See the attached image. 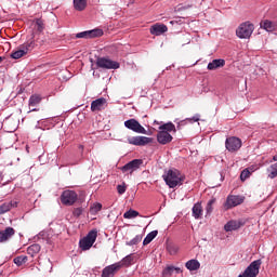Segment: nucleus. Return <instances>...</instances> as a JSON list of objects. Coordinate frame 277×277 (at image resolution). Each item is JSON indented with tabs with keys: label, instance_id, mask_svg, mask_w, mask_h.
<instances>
[{
	"label": "nucleus",
	"instance_id": "f257e3e1",
	"mask_svg": "<svg viewBox=\"0 0 277 277\" xmlns=\"http://www.w3.org/2000/svg\"><path fill=\"white\" fill-rule=\"evenodd\" d=\"M162 179L170 189L181 187V185H183V181H185V176H183L181 171L177 169H169L168 171H164Z\"/></svg>",
	"mask_w": 277,
	"mask_h": 277
},
{
	"label": "nucleus",
	"instance_id": "f03ea898",
	"mask_svg": "<svg viewBox=\"0 0 277 277\" xmlns=\"http://www.w3.org/2000/svg\"><path fill=\"white\" fill-rule=\"evenodd\" d=\"M174 131L176 133V126L172 122L164 123L159 127V132L157 134V142L159 144L166 145L172 142L173 137L170 132Z\"/></svg>",
	"mask_w": 277,
	"mask_h": 277
},
{
	"label": "nucleus",
	"instance_id": "7ed1b4c3",
	"mask_svg": "<svg viewBox=\"0 0 277 277\" xmlns=\"http://www.w3.org/2000/svg\"><path fill=\"white\" fill-rule=\"evenodd\" d=\"M254 31V25L250 22H245L238 26L236 29V36L240 39H248L252 36Z\"/></svg>",
	"mask_w": 277,
	"mask_h": 277
},
{
	"label": "nucleus",
	"instance_id": "20e7f679",
	"mask_svg": "<svg viewBox=\"0 0 277 277\" xmlns=\"http://www.w3.org/2000/svg\"><path fill=\"white\" fill-rule=\"evenodd\" d=\"M97 68H103L104 70H118L120 68V63L111 61L107 57H97L96 60Z\"/></svg>",
	"mask_w": 277,
	"mask_h": 277
},
{
	"label": "nucleus",
	"instance_id": "39448f33",
	"mask_svg": "<svg viewBox=\"0 0 277 277\" xmlns=\"http://www.w3.org/2000/svg\"><path fill=\"white\" fill-rule=\"evenodd\" d=\"M96 237H98V232L96 229H92L89 234L80 240L81 250H90L94 242L96 241Z\"/></svg>",
	"mask_w": 277,
	"mask_h": 277
},
{
	"label": "nucleus",
	"instance_id": "423d86ee",
	"mask_svg": "<svg viewBox=\"0 0 277 277\" xmlns=\"http://www.w3.org/2000/svg\"><path fill=\"white\" fill-rule=\"evenodd\" d=\"M79 196L75 190H64L61 195V202L66 207H72L77 202Z\"/></svg>",
	"mask_w": 277,
	"mask_h": 277
},
{
	"label": "nucleus",
	"instance_id": "0eeeda50",
	"mask_svg": "<svg viewBox=\"0 0 277 277\" xmlns=\"http://www.w3.org/2000/svg\"><path fill=\"white\" fill-rule=\"evenodd\" d=\"M124 127L134 133H142L143 135H146V129L142 123H140V121H137V119H129L124 121Z\"/></svg>",
	"mask_w": 277,
	"mask_h": 277
},
{
	"label": "nucleus",
	"instance_id": "6e6552de",
	"mask_svg": "<svg viewBox=\"0 0 277 277\" xmlns=\"http://www.w3.org/2000/svg\"><path fill=\"white\" fill-rule=\"evenodd\" d=\"M225 148L228 153H237L241 148V138L236 136H229L225 141Z\"/></svg>",
	"mask_w": 277,
	"mask_h": 277
},
{
	"label": "nucleus",
	"instance_id": "1a4fd4ad",
	"mask_svg": "<svg viewBox=\"0 0 277 277\" xmlns=\"http://www.w3.org/2000/svg\"><path fill=\"white\" fill-rule=\"evenodd\" d=\"M142 163H144V160L142 159L131 160L130 162L121 167V172H129V174H133L135 170H140V166H142Z\"/></svg>",
	"mask_w": 277,
	"mask_h": 277
},
{
	"label": "nucleus",
	"instance_id": "9d476101",
	"mask_svg": "<svg viewBox=\"0 0 277 277\" xmlns=\"http://www.w3.org/2000/svg\"><path fill=\"white\" fill-rule=\"evenodd\" d=\"M120 269H122L121 263L108 265L102 271V277H114L118 272H120Z\"/></svg>",
	"mask_w": 277,
	"mask_h": 277
},
{
	"label": "nucleus",
	"instance_id": "9b49d317",
	"mask_svg": "<svg viewBox=\"0 0 277 277\" xmlns=\"http://www.w3.org/2000/svg\"><path fill=\"white\" fill-rule=\"evenodd\" d=\"M153 138L148 136H132L128 138V144L132 146H146V144H150Z\"/></svg>",
	"mask_w": 277,
	"mask_h": 277
},
{
	"label": "nucleus",
	"instance_id": "f8f14e48",
	"mask_svg": "<svg viewBox=\"0 0 277 277\" xmlns=\"http://www.w3.org/2000/svg\"><path fill=\"white\" fill-rule=\"evenodd\" d=\"M243 200H246V198L241 196L230 195L227 197L224 207L225 209H233V207H238V205H242Z\"/></svg>",
	"mask_w": 277,
	"mask_h": 277
},
{
	"label": "nucleus",
	"instance_id": "ddd939ff",
	"mask_svg": "<svg viewBox=\"0 0 277 277\" xmlns=\"http://www.w3.org/2000/svg\"><path fill=\"white\" fill-rule=\"evenodd\" d=\"M101 36H103V29H93L79 32L76 38H101Z\"/></svg>",
	"mask_w": 277,
	"mask_h": 277
},
{
	"label": "nucleus",
	"instance_id": "4468645a",
	"mask_svg": "<svg viewBox=\"0 0 277 277\" xmlns=\"http://www.w3.org/2000/svg\"><path fill=\"white\" fill-rule=\"evenodd\" d=\"M16 234V230L13 227H6L4 230L0 232V243H5L10 241L12 237Z\"/></svg>",
	"mask_w": 277,
	"mask_h": 277
},
{
	"label": "nucleus",
	"instance_id": "2eb2a0df",
	"mask_svg": "<svg viewBox=\"0 0 277 277\" xmlns=\"http://www.w3.org/2000/svg\"><path fill=\"white\" fill-rule=\"evenodd\" d=\"M107 105V100L105 97H100L91 103V111H101L105 109Z\"/></svg>",
	"mask_w": 277,
	"mask_h": 277
},
{
	"label": "nucleus",
	"instance_id": "dca6fc26",
	"mask_svg": "<svg viewBox=\"0 0 277 277\" xmlns=\"http://www.w3.org/2000/svg\"><path fill=\"white\" fill-rule=\"evenodd\" d=\"M241 226H243V222L232 220L224 225V230L226 233H233V230H239Z\"/></svg>",
	"mask_w": 277,
	"mask_h": 277
},
{
	"label": "nucleus",
	"instance_id": "f3484780",
	"mask_svg": "<svg viewBox=\"0 0 277 277\" xmlns=\"http://www.w3.org/2000/svg\"><path fill=\"white\" fill-rule=\"evenodd\" d=\"M151 36H161L168 31V26L164 24H155L149 28Z\"/></svg>",
	"mask_w": 277,
	"mask_h": 277
},
{
	"label": "nucleus",
	"instance_id": "a211bd4d",
	"mask_svg": "<svg viewBox=\"0 0 277 277\" xmlns=\"http://www.w3.org/2000/svg\"><path fill=\"white\" fill-rule=\"evenodd\" d=\"M226 61L224 58H215L208 64V70H217V68H224Z\"/></svg>",
	"mask_w": 277,
	"mask_h": 277
},
{
	"label": "nucleus",
	"instance_id": "6ab92c4d",
	"mask_svg": "<svg viewBox=\"0 0 277 277\" xmlns=\"http://www.w3.org/2000/svg\"><path fill=\"white\" fill-rule=\"evenodd\" d=\"M14 207H17L16 201H6V202L0 205V215L8 213V211L14 209Z\"/></svg>",
	"mask_w": 277,
	"mask_h": 277
},
{
	"label": "nucleus",
	"instance_id": "aec40b11",
	"mask_svg": "<svg viewBox=\"0 0 277 277\" xmlns=\"http://www.w3.org/2000/svg\"><path fill=\"white\" fill-rule=\"evenodd\" d=\"M185 267L189 269V272H197L200 269V262L198 260H189L186 262Z\"/></svg>",
	"mask_w": 277,
	"mask_h": 277
},
{
	"label": "nucleus",
	"instance_id": "412c9836",
	"mask_svg": "<svg viewBox=\"0 0 277 277\" xmlns=\"http://www.w3.org/2000/svg\"><path fill=\"white\" fill-rule=\"evenodd\" d=\"M74 8L77 12H83L88 8V0H74Z\"/></svg>",
	"mask_w": 277,
	"mask_h": 277
},
{
	"label": "nucleus",
	"instance_id": "4be33fe9",
	"mask_svg": "<svg viewBox=\"0 0 277 277\" xmlns=\"http://www.w3.org/2000/svg\"><path fill=\"white\" fill-rule=\"evenodd\" d=\"M193 216L195 220H200L202 217V205L195 203L193 207Z\"/></svg>",
	"mask_w": 277,
	"mask_h": 277
},
{
	"label": "nucleus",
	"instance_id": "5701e85b",
	"mask_svg": "<svg viewBox=\"0 0 277 277\" xmlns=\"http://www.w3.org/2000/svg\"><path fill=\"white\" fill-rule=\"evenodd\" d=\"M261 27H262V29H265L266 31H275L276 24L269 19H266L264 22H261Z\"/></svg>",
	"mask_w": 277,
	"mask_h": 277
},
{
	"label": "nucleus",
	"instance_id": "b1692460",
	"mask_svg": "<svg viewBox=\"0 0 277 277\" xmlns=\"http://www.w3.org/2000/svg\"><path fill=\"white\" fill-rule=\"evenodd\" d=\"M42 103V96L34 94L29 97L28 105L29 107H38V104Z\"/></svg>",
	"mask_w": 277,
	"mask_h": 277
},
{
	"label": "nucleus",
	"instance_id": "393cba45",
	"mask_svg": "<svg viewBox=\"0 0 277 277\" xmlns=\"http://www.w3.org/2000/svg\"><path fill=\"white\" fill-rule=\"evenodd\" d=\"M34 47H36V42L34 40L19 45V48L22 49L23 52H25L26 55L27 53H29V51H34Z\"/></svg>",
	"mask_w": 277,
	"mask_h": 277
},
{
	"label": "nucleus",
	"instance_id": "a878e982",
	"mask_svg": "<svg viewBox=\"0 0 277 277\" xmlns=\"http://www.w3.org/2000/svg\"><path fill=\"white\" fill-rule=\"evenodd\" d=\"M157 235H159V232H157V230H153L149 234H147V236L143 240V246H148V243H150V241H153V239H155V237H157Z\"/></svg>",
	"mask_w": 277,
	"mask_h": 277
},
{
	"label": "nucleus",
	"instance_id": "bb28decb",
	"mask_svg": "<svg viewBox=\"0 0 277 277\" xmlns=\"http://www.w3.org/2000/svg\"><path fill=\"white\" fill-rule=\"evenodd\" d=\"M38 252H40V245L38 243L31 245L27 248V254H29L30 256L38 254Z\"/></svg>",
	"mask_w": 277,
	"mask_h": 277
},
{
	"label": "nucleus",
	"instance_id": "cd10ccee",
	"mask_svg": "<svg viewBox=\"0 0 277 277\" xmlns=\"http://www.w3.org/2000/svg\"><path fill=\"white\" fill-rule=\"evenodd\" d=\"M27 261H29L27 255H19L13 260V263H15V265H17V267H21V265H25V263H27Z\"/></svg>",
	"mask_w": 277,
	"mask_h": 277
},
{
	"label": "nucleus",
	"instance_id": "c85d7f7f",
	"mask_svg": "<svg viewBox=\"0 0 277 277\" xmlns=\"http://www.w3.org/2000/svg\"><path fill=\"white\" fill-rule=\"evenodd\" d=\"M121 264V267H129L133 263V255H127L123 258L120 262H117Z\"/></svg>",
	"mask_w": 277,
	"mask_h": 277
},
{
	"label": "nucleus",
	"instance_id": "c756f323",
	"mask_svg": "<svg viewBox=\"0 0 277 277\" xmlns=\"http://www.w3.org/2000/svg\"><path fill=\"white\" fill-rule=\"evenodd\" d=\"M268 179H276L277 176V162L269 166L267 169Z\"/></svg>",
	"mask_w": 277,
	"mask_h": 277
},
{
	"label": "nucleus",
	"instance_id": "7c9ffc66",
	"mask_svg": "<svg viewBox=\"0 0 277 277\" xmlns=\"http://www.w3.org/2000/svg\"><path fill=\"white\" fill-rule=\"evenodd\" d=\"M140 215V212L130 209L129 211L124 212L123 217L124 220H133V217H137Z\"/></svg>",
	"mask_w": 277,
	"mask_h": 277
},
{
	"label": "nucleus",
	"instance_id": "2f4dec72",
	"mask_svg": "<svg viewBox=\"0 0 277 277\" xmlns=\"http://www.w3.org/2000/svg\"><path fill=\"white\" fill-rule=\"evenodd\" d=\"M24 55H27L23 49L19 47V49L11 54L12 60H21V57H24Z\"/></svg>",
	"mask_w": 277,
	"mask_h": 277
},
{
	"label": "nucleus",
	"instance_id": "473e14b6",
	"mask_svg": "<svg viewBox=\"0 0 277 277\" xmlns=\"http://www.w3.org/2000/svg\"><path fill=\"white\" fill-rule=\"evenodd\" d=\"M35 29H37L39 34H42V31H44V22L40 18L36 19Z\"/></svg>",
	"mask_w": 277,
	"mask_h": 277
},
{
	"label": "nucleus",
	"instance_id": "72a5a7b5",
	"mask_svg": "<svg viewBox=\"0 0 277 277\" xmlns=\"http://www.w3.org/2000/svg\"><path fill=\"white\" fill-rule=\"evenodd\" d=\"M167 250L169 252V254H176L179 252V246L174 245V243H168L167 245Z\"/></svg>",
	"mask_w": 277,
	"mask_h": 277
},
{
	"label": "nucleus",
	"instance_id": "f704fd0d",
	"mask_svg": "<svg viewBox=\"0 0 277 277\" xmlns=\"http://www.w3.org/2000/svg\"><path fill=\"white\" fill-rule=\"evenodd\" d=\"M215 205V199H210L207 203L206 211L208 215H211L213 213V206Z\"/></svg>",
	"mask_w": 277,
	"mask_h": 277
},
{
	"label": "nucleus",
	"instance_id": "c9c22d12",
	"mask_svg": "<svg viewBox=\"0 0 277 277\" xmlns=\"http://www.w3.org/2000/svg\"><path fill=\"white\" fill-rule=\"evenodd\" d=\"M142 241V235H136L132 240L127 241L126 246H137Z\"/></svg>",
	"mask_w": 277,
	"mask_h": 277
},
{
	"label": "nucleus",
	"instance_id": "e433bc0d",
	"mask_svg": "<svg viewBox=\"0 0 277 277\" xmlns=\"http://www.w3.org/2000/svg\"><path fill=\"white\" fill-rule=\"evenodd\" d=\"M172 274H174V266H167L162 272L163 277H170Z\"/></svg>",
	"mask_w": 277,
	"mask_h": 277
},
{
	"label": "nucleus",
	"instance_id": "4c0bfd02",
	"mask_svg": "<svg viewBox=\"0 0 277 277\" xmlns=\"http://www.w3.org/2000/svg\"><path fill=\"white\" fill-rule=\"evenodd\" d=\"M250 174H252L250 173V170L248 169L242 170V172L240 173V180L246 181L247 179H250Z\"/></svg>",
	"mask_w": 277,
	"mask_h": 277
},
{
	"label": "nucleus",
	"instance_id": "58836bf2",
	"mask_svg": "<svg viewBox=\"0 0 277 277\" xmlns=\"http://www.w3.org/2000/svg\"><path fill=\"white\" fill-rule=\"evenodd\" d=\"M101 209H103V205L94 203L93 207L91 208V211H93V213H98V211H101Z\"/></svg>",
	"mask_w": 277,
	"mask_h": 277
},
{
	"label": "nucleus",
	"instance_id": "ea45409f",
	"mask_svg": "<svg viewBox=\"0 0 277 277\" xmlns=\"http://www.w3.org/2000/svg\"><path fill=\"white\" fill-rule=\"evenodd\" d=\"M83 213V208H75L72 211L74 217H79Z\"/></svg>",
	"mask_w": 277,
	"mask_h": 277
},
{
	"label": "nucleus",
	"instance_id": "a19ab883",
	"mask_svg": "<svg viewBox=\"0 0 277 277\" xmlns=\"http://www.w3.org/2000/svg\"><path fill=\"white\" fill-rule=\"evenodd\" d=\"M117 192L118 194H120V196H122V194H124V192H127V185H118L117 186Z\"/></svg>",
	"mask_w": 277,
	"mask_h": 277
},
{
	"label": "nucleus",
	"instance_id": "79ce46f5",
	"mask_svg": "<svg viewBox=\"0 0 277 277\" xmlns=\"http://www.w3.org/2000/svg\"><path fill=\"white\" fill-rule=\"evenodd\" d=\"M173 272H175V274H182L183 273L181 267H174V266H173Z\"/></svg>",
	"mask_w": 277,
	"mask_h": 277
},
{
	"label": "nucleus",
	"instance_id": "37998d69",
	"mask_svg": "<svg viewBox=\"0 0 277 277\" xmlns=\"http://www.w3.org/2000/svg\"><path fill=\"white\" fill-rule=\"evenodd\" d=\"M193 120H194V122H198V120H200V118H198V117H193Z\"/></svg>",
	"mask_w": 277,
	"mask_h": 277
},
{
	"label": "nucleus",
	"instance_id": "c03bdc74",
	"mask_svg": "<svg viewBox=\"0 0 277 277\" xmlns=\"http://www.w3.org/2000/svg\"><path fill=\"white\" fill-rule=\"evenodd\" d=\"M0 181H3V173L0 172Z\"/></svg>",
	"mask_w": 277,
	"mask_h": 277
},
{
	"label": "nucleus",
	"instance_id": "a18cd8bd",
	"mask_svg": "<svg viewBox=\"0 0 277 277\" xmlns=\"http://www.w3.org/2000/svg\"><path fill=\"white\" fill-rule=\"evenodd\" d=\"M273 161H277V155L273 157Z\"/></svg>",
	"mask_w": 277,
	"mask_h": 277
},
{
	"label": "nucleus",
	"instance_id": "49530a36",
	"mask_svg": "<svg viewBox=\"0 0 277 277\" xmlns=\"http://www.w3.org/2000/svg\"><path fill=\"white\" fill-rule=\"evenodd\" d=\"M30 111H38V108H31Z\"/></svg>",
	"mask_w": 277,
	"mask_h": 277
},
{
	"label": "nucleus",
	"instance_id": "de8ad7c7",
	"mask_svg": "<svg viewBox=\"0 0 277 277\" xmlns=\"http://www.w3.org/2000/svg\"><path fill=\"white\" fill-rule=\"evenodd\" d=\"M3 62V57L2 56H0V64Z\"/></svg>",
	"mask_w": 277,
	"mask_h": 277
},
{
	"label": "nucleus",
	"instance_id": "09e8293b",
	"mask_svg": "<svg viewBox=\"0 0 277 277\" xmlns=\"http://www.w3.org/2000/svg\"><path fill=\"white\" fill-rule=\"evenodd\" d=\"M154 123H155V124H159V121L156 120V121H154Z\"/></svg>",
	"mask_w": 277,
	"mask_h": 277
},
{
	"label": "nucleus",
	"instance_id": "8fccbe9b",
	"mask_svg": "<svg viewBox=\"0 0 277 277\" xmlns=\"http://www.w3.org/2000/svg\"><path fill=\"white\" fill-rule=\"evenodd\" d=\"M0 276H1V272H0Z\"/></svg>",
	"mask_w": 277,
	"mask_h": 277
}]
</instances>
